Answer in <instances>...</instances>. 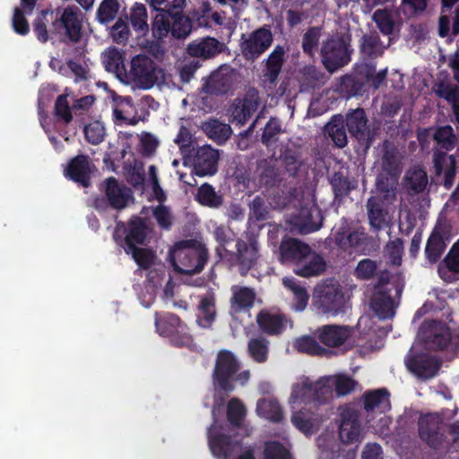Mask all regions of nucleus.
<instances>
[{"label": "nucleus", "mask_w": 459, "mask_h": 459, "mask_svg": "<svg viewBox=\"0 0 459 459\" xmlns=\"http://www.w3.org/2000/svg\"><path fill=\"white\" fill-rule=\"evenodd\" d=\"M257 185L276 208L283 209L299 199L296 184L286 179L275 164L261 160L256 169Z\"/></svg>", "instance_id": "obj_1"}, {"label": "nucleus", "mask_w": 459, "mask_h": 459, "mask_svg": "<svg viewBox=\"0 0 459 459\" xmlns=\"http://www.w3.org/2000/svg\"><path fill=\"white\" fill-rule=\"evenodd\" d=\"M169 259L176 272L193 275L204 270L208 261V250L196 240H182L170 249Z\"/></svg>", "instance_id": "obj_2"}, {"label": "nucleus", "mask_w": 459, "mask_h": 459, "mask_svg": "<svg viewBox=\"0 0 459 459\" xmlns=\"http://www.w3.org/2000/svg\"><path fill=\"white\" fill-rule=\"evenodd\" d=\"M122 81L136 88L149 90L163 81V71L152 57L137 55L131 59L129 70H126Z\"/></svg>", "instance_id": "obj_3"}, {"label": "nucleus", "mask_w": 459, "mask_h": 459, "mask_svg": "<svg viewBox=\"0 0 459 459\" xmlns=\"http://www.w3.org/2000/svg\"><path fill=\"white\" fill-rule=\"evenodd\" d=\"M100 190L105 195L96 196L93 200V207L99 212H106L108 208L121 211L126 207L131 197V191L125 185L119 184L114 177L108 178L100 186Z\"/></svg>", "instance_id": "obj_4"}, {"label": "nucleus", "mask_w": 459, "mask_h": 459, "mask_svg": "<svg viewBox=\"0 0 459 459\" xmlns=\"http://www.w3.org/2000/svg\"><path fill=\"white\" fill-rule=\"evenodd\" d=\"M323 65L330 73L351 61V49L348 37L333 36L323 41L320 50Z\"/></svg>", "instance_id": "obj_5"}, {"label": "nucleus", "mask_w": 459, "mask_h": 459, "mask_svg": "<svg viewBox=\"0 0 459 459\" xmlns=\"http://www.w3.org/2000/svg\"><path fill=\"white\" fill-rule=\"evenodd\" d=\"M224 400L220 403H215L212 414L213 423L208 429V443L210 449L214 456L220 459H229L234 457L241 450V442L233 438L230 435L220 434L215 432V425L217 423L216 415L223 406Z\"/></svg>", "instance_id": "obj_6"}, {"label": "nucleus", "mask_w": 459, "mask_h": 459, "mask_svg": "<svg viewBox=\"0 0 459 459\" xmlns=\"http://www.w3.org/2000/svg\"><path fill=\"white\" fill-rule=\"evenodd\" d=\"M334 239L336 245L343 250L351 248L363 253L372 241L363 227L353 228L352 221L346 218H342L336 227Z\"/></svg>", "instance_id": "obj_7"}, {"label": "nucleus", "mask_w": 459, "mask_h": 459, "mask_svg": "<svg viewBox=\"0 0 459 459\" xmlns=\"http://www.w3.org/2000/svg\"><path fill=\"white\" fill-rule=\"evenodd\" d=\"M155 326L160 335L170 337L171 342L178 347L189 346L193 342L186 325L175 314L167 313L159 316V314L156 313Z\"/></svg>", "instance_id": "obj_8"}, {"label": "nucleus", "mask_w": 459, "mask_h": 459, "mask_svg": "<svg viewBox=\"0 0 459 459\" xmlns=\"http://www.w3.org/2000/svg\"><path fill=\"white\" fill-rule=\"evenodd\" d=\"M239 368V362L231 351H221L212 375L215 385L227 394L231 393L235 389L233 378Z\"/></svg>", "instance_id": "obj_9"}, {"label": "nucleus", "mask_w": 459, "mask_h": 459, "mask_svg": "<svg viewBox=\"0 0 459 459\" xmlns=\"http://www.w3.org/2000/svg\"><path fill=\"white\" fill-rule=\"evenodd\" d=\"M219 151L211 145L193 148L186 157V162L192 167V173L197 177H212L218 172Z\"/></svg>", "instance_id": "obj_10"}, {"label": "nucleus", "mask_w": 459, "mask_h": 459, "mask_svg": "<svg viewBox=\"0 0 459 459\" xmlns=\"http://www.w3.org/2000/svg\"><path fill=\"white\" fill-rule=\"evenodd\" d=\"M340 423L338 435L344 445H351L360 442L362 438V425L360 413L351 404L339 407Z\"/></svg>", "instance_id": "obj_11"}, {"label": "nucleus", "mask_w": 459, "mask_h": 459, "mask_svg": "<svg viewBox=\"0 0 459 459\" xmlns=\"http://www.w3.org/2000/svg\"><path fill=\"white\" fill-rule=\"evenodd\" d=\"M418 336L428 349L433 351H443L451 342L450 329L438 320H425L420 326Z\"/></svg>", "instance_id": "obj_12"}, {"label": "nucleus", "mask_w": 459, "mask_h": 459, "mask_svg": "<svg viewBox=\"0 0 459 459\" xmlns=\"http://www.w3.org/2000/svg\"><path fill=\"white\" fill-rule=\"evenodd\" d=\"M273 40L272 31L264 27L243 34L240 41L241 54L246 60L255 61L271 47Z\"/></svg>", "instance_id": "obj_13"}, {"label": "nucleus", "mask_w": 459, "mask_h": 459, "mask_svg": "<svg viewBox=\"0 0 459 459\" xmlns=\"http://www.w3.org/2000/svg\"><path fill=\"white\" fill-rule=\"evenodd\" d=\"M314 305L323 314L344 313L345 297L340 285L328 284L316 290Z\"/></svg>", "instance_id": "obj_14"}, {"label": "nucleus", "mask_w": 459, "mask_h": 459, "mask_svg": "<svg viewBox=\"0 0 459 459\" xmlns=\"http://www.w3.org/2000/svg\"><path fill=\"white\" fill-rule=\"evenodd\" d=\"M238 79V73L236 69L221 65L205 79L202 91L209 95H224L234 89Z\"/></svg>", "instance_id": "obj_15"}, {"label": "nucleus", "mask_w": 459, "mask_h": 459, "mask_svg": "<svg viewBox=\"0 0 459 459\" xmlns=\"http://www.w3.org/2000/svg\"><path fill=\"white\" fill-rule=\"evenodd\" d=\"M442 359L425 352L414 353L405 359L407 369L421 380L435 377L442 367Z\"/></svg>", "instance_id": "obj_16"}, {"label": "nucleus", "mask_w": 459, "mask_h": 459, "mask_svg": "<svg viewBox=\"0 0 459 459\" xmlns=\"http://www.w3.org/2000/svg\"><path fill=\"white\" fill-rule=\"evenodd\" d=\"M434 140L437 144V150L433 154V163L435 173L440 176L443 171V166L446 162V152L454 149L455 145V135L450 126H445L437 128L434 134Z\"/></svg>", "instance_id": "obj_17"}, {"label": "nucleus", "mask_w": 459, "mask_h": 459, "mask_svg": "<svg viewBox=\"0 0 459 459\" xmlns=\"http://www.w3.org/2000/svg\"><path fill=\"white\" fill-rule=\"evenodd\" d=\"M441 423L440 417L434 413L420 416L418 421L420 439L433 449H438L444 442V434L440 431Z\"/></svg>", "instance_id": "obj_18"}, {"label": "nucleus", "mask_w": 459, "mask_h": 459, "mask_svg": "<svg viewBox=\"0 0 459 459\" xmlns=\"http://www.w3.org/2000/svg\"><path fill=\"white\" fill-rule=\"evenodd\" d=\"M352 334V327L340 325H325L318 327L315 333L317 340L328 348L344 345Z\"/></svg>", "instance_id": "obj_19"}, {"label": "nucleus", "mask_w": 459, "mask_h": 459, "mask_svg": "<svg viewBox=\"0 0 459 459\" xmlns=\"http://www.w3.org/2000/svg\"><path fill=\"white\" fill-rule=\"evenodd\" d=\"M237 252H229L225 259L232 265H239L243 269L250 270L255 264L258 257V247L255 241L246 242L238 239L236 243Z\"/></svg>", "instance_id": "obj_20"}, {"label": "nucleus", "mask_w": 459, "mask_h": 459, "mask_svg": "<svg viewBox=\"0 0 459 459\" xmlns=\"http://www.w3.org/2000/svg\"><path fill=\"white\" fill-rule=\"evenodd\" d=\"M91 165L87 155L79 154L69 161L65 176L83 187L91 186Z\"/></svg>", "instance_id": "obj_21"}, {"label": "nucleus", "mask_w": 459, "mask_h": 459, "mask_svg": "<svg viewBox=\"0 0 459 459\" xmlns=\"http://www.w3.org/2000/svg\"><path fill=\"white\" fill-rule=\"evenodd\" d=\"M226 48L224 43L212 37H205L190 42L186 48L189 56L203 59H210Z\"/></svg>", "instance_id": "obj_22"}, {"label": "nucleus", "mask_w": 459, "mask_h": 459, "mask_svg": "<svg viewBox=\"0 0 459 459\" xmlns=\"http://www.w3.org/2000/svg\"><path fill=\"white\" fill-rule=\"evenodd\" d=\"M230 290V308L231 313L247 312L254 307L256 293L253 288L233 285Z\"/></svg>", "instance_id": "obj_23"}, {"label": "nucleus", "mask_w": 459, "mask_h": 459, "mask_svg": "<svg viewBox=\"0 0 459 459\" xmlns=\"http://www.w3.org/2000/svg\"><path fill=\"white\" fill-rule=\"evenodd\" d=\"M147 224L140 216L132 217L126 227L124 249H132L136 245H144L147 238Z\"/></svg>", "instance_id": "obj_24"}, {"label": "nucleus", "mask_w": 459, "mask_h": 459, "mask_svg": "<svg viewBox=\"0 0 459 459\" xmlns=\"http://www.w3.org/2000/svg\"><path fill=\"white\" fill-rule=\"evenodd\" d=\"M389 396L385 388L366 391L362 395L363 408L367 412H385L391 408Z\"/></svg>", "instance_id": "obj_25"}, {"label": "nucleus", "mask_w": 459, "mask_h": 459, "mask_svg": "<svg viewBox=\"0 0 459 459\" xmlns=\"http://www.w3.org/2000/svg\"><path fill=\"white\" fill-rule=\"evenodd\" d=\"M323 420V415L311 413L305 408L294 412L291 416L292 424L306 436L315 434Z\"/></svg>", "instance_id": "obj_26"}, {"label": "nucleus", "mask_w": 459, "mask_h": 459, "mask_svg": "<svg viewBox=\"0 0 459 459\" xmlns=\"http://www.w3.org/2000/svg\"><path fill=\"white\" fill-rule=\"evenodd\" d=\"M286 316L281 313H271L261 310L256 316V323L262 332L269 335H277L285 329Z\"/></svg>", "instance_id": "obj_27"}, {"label": "nucleus", "mask_w": 459, "mask_h": 459, "mask_svg": "<svg viewBox=\"0 0 459 459\" xmlns=\"http://www.w3.org/2000/svg\"><path fill=\"white\" fill-rule=\"evenodd\" d=\"M446 230L440 227H435L430 233L425 247V256L430 264H436L446 248L445 241Z\"/></svg>", "instance_id": "obj_28"}, {"label": "nucleus", "mask_w": 459, "mask_h": 459, "mask_svg": "<svg viewBox=\"0 0 459 459\" xmlns=\"http://www.w3.org/2000/svg\"><path fill=\"white\" fill-rule=\"evenodd\" d=\"M311 247L309 245L297 239L289 238L281 242L280 253L283 260L292 262L295 266L301 262L307 255H309Z\"/></svg>", "instance_id": "obj_29"}, {"label": "nucleus", "mask_w": 459, "mask_h": 459, "mask_svg": "<svg viewBox=\"0 0 459 459\" xmlns=\"http://www.w3.org/2000/svg\"><path fill=\"white\" fill-rule=\"evenodd\" d=\"M325 270V262L323 257L310 251L309 255H307L301 262L298 263V265L293 269L297 275L302 277H311L321 274Z\"/></svg>", "instance_id": "obj_30"}, {"label": "nucleus", "mask_w": 459, "mask_h": 459, "mask_svg": "<svg viewBox=\"0 0 459 459\" xmlns=\"http://www.w3.org/2000/svg\"><path fill=\"white\" fill-rule=\"evenodd\" d=\"M94 103L93 96H85L74 100L72 105L69 104L66 95H60L56 101V115H72L77 112H88Z\"/></svg>", "instance_id": "obj_31"}, {"label": "nucleus", "mask_w": 459, "mask_h": 459, "mask_svg": "<svg viewBox=\"0 0 459 459\" xmlns=\"http://www.w3.org/2000/svg\"><path fill=\"white\" fill-rule=\"evenodd\" d=\"M261 108L258 91L252 88L241 98H237L231 106V111L236 115H252Z\"/></svg>", "instance_id": "obj_32"}, {"label": "nucleus", "mask_w": 459, "mask_h": 459, "mask_svg": "<svg viewBox=\"0 0 459 459\" xmlns=\"http://www.w3.org/2000/svg\"><path fill=\"white\" fill-rule=\"evenodd\" d=\"M370 307L373 312L381 319H387L394 315V300L390 291L379 290L373 293Z\"/></svg>", "instance_id": "obj_33"}, {"label": "nucleus", "mask_w": 459, "mask_h": 459, "mask_svg": "<svg viewBox=\"0 0 459 459\" xmlns=\"http://www.w3.org/2000/svg\"><path fill=\"white\" fill-rule=\"evenodd\" d=\"M349 130L359 142L369 144L373 139V133L368 126V117H345Z\"/></svg>", "instance_id": "obj_34"}, {"label": "nucleus", "mask_w": 459, "mask_h": 459, "mask_svg": "<svg viewBox=\"0 0 459 459\" xmlns=\"http://www.w3.org/2000/svg\"><path fill=\"white\" fill-rule=\"evenodd\" d=\"M202 129L204 134L218 144L225 143L231 134V128L228 124L221 123L215 117H211L203 123Z\"/></svg>", "instance_id": "obj_35"}, {"label": "nucleus", "mask_w": 459, "mask_h": 459, "mask_svg": "<svg viewBox=\"0 0 459 459\" xmlns=\"http://www.w3.org/2000/svg\"><path fill=\"white\" fill-rule=\"evenodd\" d=\"M60 22L65 27L68 37L74 41H78L82 29L78 10L72 7L65 8L61 15Z\"/></svg>", "instance_id": "obj_36"}, {"label": "nucleus", "mask_w": 459, "mask_h": 459, "mask_svg": "<svg viewBox=\"0 0 459 459\" xmlns=\"http://www.w3.org/2000/svg\"><path fill=\"white\" fill-rule=\"evenodd\" d=\"M102 63L107 71L115 74L120 80H123L126 69L124 66L123 55L115 48H108L101 54Z\"/></svg>", "instance_id": "obj_37"}, {"label": "nucleus", "mask_w": 459, "mask_h": 459, "mask_svg": "<svg viewBox=\"0 0 459 459\" xmlns=\"http://www.w3.org/2000/svg\"><path fill=\"white\" fill-rule=\"evenodd\" d=\"M216 317L215 299L213 296L202 297L198 305L196 322L203 328L210 327Z\"/></svg>", "instance_id": "obj_38"}, {"label": "nucleus", "mask_w": 459, "mask_h": 459, "mask_svg": "<svg viewBox=\"0 0 459 459\" xmlns=\"http://www.w3.org/2000/svg\"><path fill=\"white\" fill-rule=\"evenodd\" d=\"M256 411L259 416L275 423L283 419V411L281 404L275 399H260L256 404Z\"/></svg>", "instance_id": "obj_39"}, {"label": "nucleus", "mask_w": 459, "mask_h": 459, "mask_svg": "<svg viewBox=\"0 0 459 459\" xmlns=\"http://www.w3.org/2000/svg\"><path fill=\"white\" fill-rule=\"evenodd\" d=\"M285 48L277 45L266 59V69L264 76L270 82H274L281 69Z\"/></svg>", "instance_id": "obj_40"}, {"label": "nucleus", "mask_w": 459, "mask_h": 459, "mask_svg": "<svg viewBox=\"0 0 459 459\" xmlns=\"http://www.w3.org/2000/svg\"><path fill=\"white\" fill-rule=\"evenodd\" d=\"M129 20L134 30L139 36H145L148 33V14L144 4H134L130 9Z\"/></svg>", "instance_id": "obj_41"}, {"label": "nucleus", "mask_w": 459, "mask_h": 459, "mask_svg": "<svg viewBox=\"0 0 459 459\" xmlns=\"http://www.w3.org/2000/svg\"><path fill=\"white\" fill-rule=\"evenodd\" d=\"M433 91L452 106L455 115H459V87L457 85L441 82L434 85Z\"/></svg>", "instance_id": "obj_42"}, {"label": "nucleus", "mask_w": 459, "mask_h": 459, "mask_svg": "<svg viewBox=\"0 0 459 459\" xmlns=\"http://www.w3.org/2000/svg\"><path fill=\"white\" fill-rule=\"evenodd\" d=\"M195 200L201 205L212 209L219 208L223 203L222 196L218 195L209 183H204L198 187Z\"/></svg>", "instance_id": "obj_43"}, {"label": "nucleus", "mask_w": 459, "mask_h": 459, "mask_svg": "<svg viewBox=\"0 0 459 459\" xmlns=\"http://www.w3.org/2000/svg\"><path fill=\"white\" fill-rule=\"evenodd\" d=\"M284 287L290 290L296 300L295 307L299 311H302L307 305L309 295L306 288L294 277H284L282 279Z\"/></svg>", "instance_id": "obj_44"}, {"label": "nucleus", "mask_w": 459, "mask_h": 459, "mask_svg": "<svg viewBox=\"0 0 459 459\" xmlns=\"http://www.w3.org/2000/svg\"><path fill=\"white\" fill-rule=\"evenodd\" d=\"M396 148L388 143H384V154L382 157L383 170L393 178H397L400 173L399 159Z\"/></svg>", "instance_id": "obj_45"}, {"label": "nucleus", "mask_w": 459, "mask_h": 459, "mask_svg": "<svg viewBox=\"0 0 459 459\" xmlns=\"http://www.w3.org/2000/svg\"><path fill=\"white\" fill-rule=\"evenodd\" d=\"M405 184L407 189L412 194H420L424 192L428 185V175L423 169H414L405 175Z\"/></svg>", "instance_id": "obj_46"}, {"label": "nucleus", "mask_w": 459, "mask_h": 459, "mask_svg": "<svg viewBox=\"0 0 459 459\" xmlns=\"http://www.w3.org/2000/svg\"><path fill=\"white\" fill-rule=\"evenodd\" d=\"M329 182L336 200H342L353 188L348 176L342 171H335Z\"/></svg>", "instance_id": "obj_47"}, {"label": "nucleus", "mask_w": 459, "mask_h": 459, "mask_svg": "<svg viewBox=\"0 0 459 459\" xmlns=\"http://www.w3.org/2000/svg\"><path fill=\"white\" fill-rule=\"evenodd\" d=\"M390 39L386 45H384L378 36L377 35H365L360 41L361 52L370 57H377L381 56L384 50L389 46Z\"/></svg>", "instance_id": "obj_48"}, {"label": "nucleus", "mask_w": 459, "mask_h": 459, "mask_svg": "<svg viewBox=\"0 0 459 459\" xmlns=\"http://www.w3.org/2000/svg\"><path fill=\"white\" fill-rule=\"evenodd\" d=\"M368 217L371 228L379 231L386 224V212L377 202L369 199L367 204Z\"/></svg>", "instance_id": "obj_49"}, {"label": "nucleus", "mask_w": 459, "mask_h": 459, "mask_svg": "<svg viewBox=\"0 0 459 459\" xmlns=\"http://www.w3.org/2000/svg\"><path fill=\"white\" fill-rule=\"evenodd\" d=\"M294 346L299 352L308 355L323 356L329 352V351L321 346L314 337L308 335L297 339Z\"/></svg>", "instance_id": "obj_50"}, {"label": "nucleus", "mask_w": 459, "mask_h": 459, "mask_svg": "<svg viewBox=\"0 0 459 459\" xmlns=\"http://www.w3.org/2000/svg\"><path fill=\"white\" fill-rule=\"evenodd\" d=\"M125 252L132 255L133 259L141 269L148 270L154 264L156 255L150 248L135 247L132 249H126Z\"/></svg>", "instance_id": "obj_51"}, {"label": "nucleus", "mask_w": 459, "mask_h": 459, "mask_svg": "<svg viewBox=\"0 0 459 459\" xmlns=\"http://www.w3.org/2000/svg\"><path fill=\"white\" fill-rule=\"evenodd\" d=\"M268 345L269 342L264 337L250 339L247 344L249 355L257 363L266 361L268 358Z\"/></svg>", "instance_id": "obj_52"}, {"label": "nucleus", "mask_w": 459, "mask_h": 459, "mask_svg": "<svg viewBox=\"0 0 459 459\" xmlns=\"http://www.w3.org/2000/svg\"><path fill=\"white\" fill-rule=\"evenodd\" d=\"M331 377H324L314 382L313 403L325 404L332 396Z\"/></svg>", "instance_id": "obj_53"}, {"label": "nucleus", "mask_w": 459, "mask_h": 459, "mask_svg": "<svg viewBox=\"0 0 459 459\" xmlns=\"http://www.w3.org/2000/svg\"><path fill=\"white\" fill-rule=\"evenodd\" d=\"M314 382L306 380L293 386L290 400L293 403H313Z\"/></svg>", "instance_id": "obj_54"}, {"label": "nucleus", "mask_w": 459, "mask_h": 459, "mask_svg": "<svg viewBox=\"0 0 459 459\" xmlns=\"http://www.w3.org/2000/svg\"><path fill=\"white\" fill-rule=\"evenodd\" d=\"M247 410L238 398H231L227 404V420L235 427H239L246 416Z\"/></svg>", "instance_id": "obj_55"}, {"label": "nucleus", "mask_w": 459, "mask_h": 459, "mask_svg": "<svg viewBox=\"0 0 459 459\" xmlns=\"http://www.w3.org/2000/svg\"><path fill=\"white\" fill-rule=\"evenodd\" d=\"M171 16L166 13H159L155 15L152 24L154 38L162 39L171 31Z\"/></svg>", "instance_id": "obj_56"}, {"label": "nucleus", "mask_w": 459, "mask_h": 459, "mask_svg": "<svg viewBox=\"0 0 459 459\" xmlns=\"http://www.w3.org/2000/svg\"><path fill=\"white\" fill-rule=\"evenodd\" d=\"M117 0H103L97 11V19L100 23H108L113 21L118 12Z\"/></svg>", "instance_id": "obj_57"}, {"label": "nucleus", "mask_w": 459, "mask_h": 459, "mask_svg": "<svg viewBox=\"0 0 459 459\" xmlns=\"http://www.w3.org/2000/svg\"><path fill=\"white\" fill-rule=\"evenodd\" d=\"M322 36V30L319 27L308 29L302 37V49L309 56H314L318 48V43Z\"/></svg>", "instance_id": "obj_58"}, {"label": "nucleus", "mask_w": 459, "mask_h": 459, "mask_svg": "<svg viewBox=\"0 0 459 459\" xmlns=\"http://www.w3.org/2000/svg\"><path fill=\"white\" fill-rule=\"evenodd\" d=\"M372 19L382 33L390 35L394 31V22L388 9L377 10L373 13Z\"/></svg>", "instance_id": "obj_59"}, {"label": "nucleus", "mask_w": 459, "mask_h": 459, "mask_svg": "<svg viewBox=\"0 0 459 459\" xmlns=\"http://www.w3.org/2000/svg\"><path fill=\"white\" fill-rule=\"evenodd\" d=\"M359 74L366 79L368 83L377 89L385 81L386 69L377 71L374 65H365L360 67Z\"/></svg>", "instance_id": "obj_60"}, {"label": "nucleus", "mask_w": 459, "mask_h": 459, "mask_svg": "<svg viewBox=\"0 0 459 459\" xmlns=\"http://www.w3.org/2000/svg\"><path fill=\"white\" fill-rule=\"evenodd\" d=\"M186 0H151V5L160 13L178 14L185 6Z\"/></svg>", "instance_id": "obj_61"}, {"label": "nucleus", "mask_w": 459, "mask_h": 459, "mask_svg": "<svg viewBox=\"0 0 459 459\" xmlns=\"http://www.w3.org/2000/svg\"><path fill=\"white\" fill-rule=\"evenodd\" d=\"M264 459H292L290 451L279 441H268L264 450Z\"/></svg>", "instance_id": "obj_62"}, {"label": "nucleus", "mask_w": 459, "mask_h": 459, "mask_svg": "<svg viewBox=\"0 0 459 459\" xmlns=\"http://www.w3.org/2000/svg\"><path fill=\"white\" fill-rule=\"evenodd\" d=\"M83 132L86 140L91 144H99L104 140L105 127L99 120L86 125Z\"/></svg>", "instance_id": "obj_63"}, {"label": "nucleus", "mask_w": 459, "mask_h": 459, "mask_svg": "<svg viewBox=\"0 0 459 459\" xmlns=\"http://www.w3.org/2000/svg\"><path fill=\"white\" fill-rule=\"evenodd\" d=\"M377 269V264L376 261L365 258L358 263L354 270V275L359 280L368 281L375 276Z\"/></svg>", "instance_id": "obj_64"}]
</instances>
